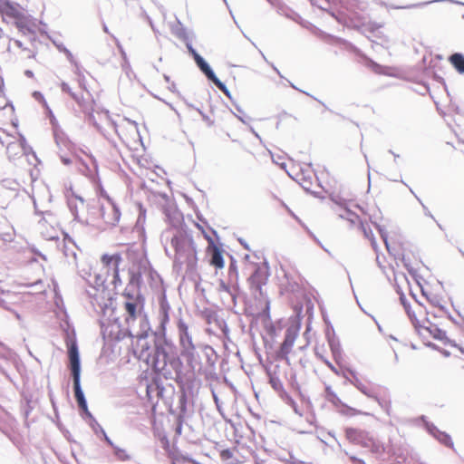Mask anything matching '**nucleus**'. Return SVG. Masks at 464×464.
Wrapping results in <instances>:
<instances>
[{
	"label": "nucleus",
	"instance_id": "nucleus-1",
	"mask_svg": "<svg viewBox=\"0 0 464 464\" xmlns=\"http://www.w3.org/2000/svg\"><path fill=\"white\" fill-rule=\"evenodd\" d=\"M159 326L153 331L146 314H139V327L130 330L129 336L134 353L140 360L150 365L155 372L166 380L177 381L181 373L182 362L173 342L166 337V325L169 321L170 305L166 294L159 297Z\"/></svg>",
	"mask_w": 464,
	"mask_h": 464
},
{
	"label": "nucleus",
	"instance_id": "nucleus-2",
	"mask_svg": "<svg viewBox=\"0 0 464 464\" xmlns=\"http://www.w3.org/2000/svg\"><path fill=\"white\" fill-rule=\"evenodd\" d=\"M65 344L67 347L68 368L73 382L75 401L79 409H86V399L81 386V360L75 331H65Z\"/></svg>",
	"mask_w": 464,
	"mask_h": 464
},
{
	"label": "nucleus",
	"instance_id": "nucleus-3",
	"mask_svg": "<svg viewBox=\"0 0 464 464\" xmlns=\"http://www.w3.org/2000/svg\"><path fill=\"white\" fill-rule=\"evenodd\" d=\"M171 246L175 250L174 264L181 266L187 264L193 267L197 263V251L193 237L185 230H177L171 237Z\"/></svg>",
	"mask_w": 464,
	"mask_h": 464
},
{
	"label": "nucleus",
	"instance_id": "nucleus-4",
	"mask_svg": "<svg viewBox=\"0 0 464 464\" xmlns=\"http://www.w3.org/2000/svg\"><path fill=\"white\" fill-rule=\"evenodd\" d=\"M199 353L205 357V363L213 367L217 361L215 350L208 344L203 343H193L180 347V355L186 361L188 366L193 371H200Z\"/></svg>",
	"mask_w": 464,
	"mask_h": 464
},
{
	"label": "nucleus",
	"instance_id": "nucleus-5",
	"mask_svg": "<svg viewBox=\"0 0 464 464\" xmlns=\"http://www.w3.org/2000/svg\"><path fill=\"white\" fill-rule=\"evenodd\" d=\"M345 436L352 443L371 449V450L375 453L381 452L382 446L380 442L373 439L370 433L365 430L355 428H347L345 430Z\"/></svg>",
	"mask_w": 464,
	"mask_h": 464
},
{
	"label": "nucleus",
	"instance_id": "nucleus-6",
	"mask_svg": "<svg viewBox=\"0 0 464 464\" xmlns=\"http://www.w3.org/2000/svg\"><path fill=\"white\" fill-rule=\"evenodd\" d=\"M141 276L142 272L140 266H133L129 269V283L124 292L125 297L132 299L135 295H140Z\"/></svg>",
	"mask_w": 464,
	"mask_h": 464
},
{
	"label": "nucleus",
	"instance_id": "nucleus-7",
	"mask_svg": "<svg viewBox=\"0 0 464 464\" xmlns=\"http://www.w3.org/2000/svg\"><path fill=\"white\" fill-rule=\"evenodd\" d=\"M102 264L105 268H107V272H112V283L115 285H121V280L119 275V266L122 261V257L121 254L116 253L113 255L104 254L101 257Z\"/></svg>",
	"mask_w": 464,
	"mask_h": 464
},
{
	"label": "nucleus",
	"instance_id": "nucleus-8",
	"mask_svg": "<svg viewBox=\"0 0 464 464\" xmlns=\"http://www.w3.org/2000/svg\"><path fill=\"white\" fill-rule=\"evenodd\" d=\"M20 184L10 179L2 180L0 184V207L5 208L9 201L15 197L16 192L19 190Z\"/></svg>",
	"mask_w": 464,
	"mask_h": 464
},
{
	"label": "nucleus",
	"instance_id": "nucleus-9",
	"mask_svg": "<svg viewBox=\"0 0 464 464\" xmlns=\"http://www.w3.org/2000/svg\"><path fill=\"white\" fill-rule=\"evenodd\" d=\"M295 338V333L290 329H287L285 334L284 341L281 343L279 350L276 352V357L278 359L285 360L288 365L290 364L288 354L292 350Z\"/></svg>",
	"mask_w": 464,
	"mask_h": 464
},
{
	"label": "nucleus",
	"instance_id": "nucleus-10",
	"mask_svg": "<svg viewBox=\"0 0 464 464\" xmlns=\"http://www.w3.org/2000/svg\"><path fill=\"white\" fill-rule=\"evenodd\" d=\"M421 419L424 420V425L427 431L434 437L437 440H439L441 444L446 447L453 448V441L451 437L446 433L445 431L440 430L433 423L425 420V417L422 416Z\"/></svg>",
	"mask_w": 464,
	"mask_h": 464
},
{
	"label": "nucleus",
	"instance_id": "nucleus-11",
	"mask_svg": "<svg viewBox=\"0 0 464 464\" xmlns=\"http://www.w3.org/2000/svg\"><path fill=\"white\" fill-rule=\"evenodd\" d=\"M177 329L179 347H183L195 343L193 341L192 333L189 329L188 324L182 318H179L178 320Z\"/></svg>",
	"mask_w": 464,
	"mask_h": 464
},
{
	"label": "nucleus",
	"instance_id": "nucleus-12",
	"mask_svg": "<svg viewBox=\"0 0 464 464\" xmlns=\"http://www.w3.org/2000/svg\"><path fill=\"white\" fill-rule=\"evenodd\" d=\"M267 374L269 377V384L274 389V391L276 392L282 399H286L287 401H290L292 405L295 406V401L288 395V393L285 390L281 380L276 375V372H268Z\"/></svg>",
	"mask_w": 464,
	"mask_h": 464
},
{
	"label": "nucleus",
	"instance_id": "nucleus-13",
	"mask_svg": "<svg viewBox=\"0 0 464 464\" xmlns=\"http://www.w3.org/2000/svg\"><path fill=\"white\" fill-rule=\"evenodd\" d=\"M53 44L55 45V47L57 48V50L65 54L67 60L75 66V74L78 75L79 77V84L81 87L84 88L85 89V85H84V76L80 72V67H79V64L78 63L76 62V60L74 59L72 53H71V51L69 49H67L62 43H59V42H56V41H53Z\"/></svg>",
	"mask_w": 464,
	"mask_h": 464
},
{
	"label": "nucleus",
	"instance_id": "nucleus-14",
	"mask_svg": "<svg viewBox=\"0 0 464 464\" xmlns=\"http://www.w3.org/2000/svg\"><path fill=\"white\" fill-rule=\"evenodd\" d=\"M266 272L260 267L257 266L254 273L251 275L249 281L251 284V287L256 291H259L261 293L262 285L266 284Z\"/></svg>",
	"mask_w": 464,
	"mask_h": 464
},
{
	"label": "nucleus",
	"instance_id": "nucleus-15",
	"mask_svg": "<svg viewBox=\"0 0 464 464\" xmlns=\"http://www.w3.org/2000/svg\"><path fill=\"white\" fill-rule=\"evenodd\" d=\"M271 5L276 8L277 13L281 15L288 17L294 21H297L300 16L290 10L281 0H266Z\"/></svg>",
	"mask_w": 464,
	"mask_h": 464
},
{
	"label": "nucleus",
	"instance_id": "nucleus-16",
	"mask_svg": "<svg viewBox=\"0 0 464 464\" xmlns=\"http://www.w3.org/2000/svg\"><path fill=\"white\" fill-rule=\"evenodd\" d=\"M108 201L111 209V214H106L105 212H102V216L107 224L115 226L120 220L121 211L117 205L111 198H108Z\"/></svg>",
	"mask_w": 464,
	"mask_h": 464
},
{
	"label": "nucleus",
	"instance_id": "nucleus-17",
	"mask_svg": "<svg viewBox=\"0 0 464 464\" xmlns=\"http://www.w3.org/2000/svg\"><path fill=\"white\" fill-rule=\"evenodd\" d=\"M140 295H134L133 298L127 297V301L124 303L125 310L129 315V318L127 319L128 324H130V320L135 321L138 319L137 314V306H138V299L140 298Z\"/></svg>",
	"mask_w": 464,
	"mask_h": 464
},
{
	"label": "nucleus",
	"instance_id": "nucleus-18",
	"mask_svg": "<svg viewBox=\"0 0 464 464\" xmlns=\"http://www.w3.org/2000/svg\"><path fill=\"white\" fill-rule=\"evenodd\" d=\"M200 72L207 77L208 81L216 76L214 71L208 62L199 54L194 59Z\"/></svg>",
	"mask_w": 464,
	"mask_h": 464
},
{
	"label": "nucleus",
	"instance_id": "nucleus-19",
	"mask_svg": "<svg viewBox=\"0 0 464 464\" xmlns=\"http://www.w3.org/2000/svg\"><path fill=\"white\" fill-rule=\"evenodd\" d=\"M349 373L352 376L351 379H348L345 376L349 382L353 384L354 387H356L362 393H363L367 397L373 398V393L360 381V379L356 375V372L353 370H350Z\"/></svg>",
	"mask_w": 464,
	"mask_h": 464
},
{
	"label": "nucleus",
	"instance_id": "nucleus-20",
	"mask_svg": "<svg viewBox=\"0 0 464 464\" xmlns=\"http://www.w3.org/2000/svg\"><path fill=\"white\" fill-rule=\"evenodd\" d=\"M171 33L180 40L188 39V36L193 34L192 32H188L183 24L176 18V22L170 24Z\"/></svg>",
	"mask_w": 464,
	"mask_h": 464
},
{
	"label": "nucleus",
	"instance_id": "nucleus-21",
	"mask_svg": "<svg viewBox=\"0 0 464 464\" xmlns=\"http://www.w3.org/2000/svg\"><path fill=\"white\" fill-rule=\"evenodd\" d=\"M370 219H371L372 224L374 226V227L379 232V234L381 236V238L384 242L385 247H386L387 251L390 254H392V248H391L390 244L388 242V233H387L386 228L377 222L378 218L375 215L371 216Z\"/></svg>",
	"mask_w": 464,
	"mask_h": 464
},
{
	"label": "nucleus",
	"instance_id": "nucleus-22",
	"mask_svg": "<svg viewBox=\"0 0 464 464\" xmlns=\"http://www.w3.org/2000/svg\"><path fill=\"white\" fill-rule=\"evenodd\" d=\"M165 388L163 384L157 379L154 380L153 383L147 386V394L152 399L155 396L158 398H162L164 395Z\"/></svg>",
	"mask_w": 464,
	"mask_h": 464
},
{
	"label": "nucleus",
	"instance_id": "nucleus-23",
	"mask_svg": "<svg viewBox=\"0 0 464 464\" xmlns=\"http://www.w3.org/2000/svg\"><path fill=\"white\" fill-rule=\"evenodd\" d=\"M50 114H51V123L53 126L54 140H55L57 146L58 147H67L69 144V141L67 140L64 133L62 130H58L54 126L56 122H55V119H54V116L53 115L52 111H50Z\"/></svg>",
	"mask_w": 464,
	"mask_h": 464
},
{
	"label": "nucleus",
	"instance_id": "nucleus-24",
	"mask_svg": "<svg viewBox=\"0 0 464 464\" xmlns=\"http://www.w3.org/2000/svg\"><path fill=\"white\" fill-rule=\"evenodd\" d=\"M450 63L459 73H464V55L460 53H454L449 57Z\"/></svg>",
	"mask_w": 464,
	"mask_h": 464
},
{
	"label": "nucleus",
	"instance_id": "nucleus-25",
	"mask_svg": "<svg viewBox=\"0 0 464 464\" xmlns=\"http://www.w3.org/2000/svg\"><path fill=\"white\" fill-rule=\"evenodd\" d=\"M326 336L333 356L335 360H337L339 357H341L342 354L341 344L339 341L336 340L334 336H331L329 333L326 334Z\"/></svg>",
	"mask_w": 464,
	"mask_h": 464
},
{
	"label": "nucleus",
	"instance_id": "nucleus-26",
	"mask_svg": "<svg viewBox=\"0 0 464 464\" xmlns=\"http://www.w3.org/2000/svg\"><path fill=\"white\" fill-rule=\"evenodd\" d=\"M4 14L14 19L24 18V14L18 10V8L9 2H6L3 10Z\"/></svg>",
	"mask_w": 464,
	"mask_h": 464
},
{
	"label": "nucleus",
	"instance_id": "nucleus-27",
	"mask_svg": "<svg viewBox=\"0 0 464 464\" xmlns=\"http://www.w3.org/2000/svg\"><path fill=\"white\" fill-rule=\"evenodd\" d=\"M361 228H362V231L363 232L364 237L366 238L370 239L371 245H372L373 250L378 255V245H377L376 239H375V237L373 236V233L372 231V229L369 227H366L362 222H361Z\"/></svg>",
	"mask_w": 464,
	"mask_h": 464
},
{
	"label": "nucleus",
	"instance_id": "nucleus-28",
	"mask_svg": "<svg viewBox=\"0 0 464 464\" xmlns=\"http://www.w3.org/2000/svg\"><path fill=\"white\" fill-rule=\"evenodd\" d=\"M113 450L114 456L120 461H128L130 459V455L127 453L124 449H121L112 442V445H109Z\"/></svg>",
	"mask_w": 464,
	"mask_h": 464
},
{
	"label": "nucleus",
	"instance_id": "nucleus-29",
	"mask_svg": "<svg viewBox=\"0 0 464 464\" xmlns=\"http://www.w3.org/2000/svg\"><path fill=\"white\" fill-rule=\"evenodd\" d=\"M338 215L341 218L348 220L352 225L359 220V216L347 208H344Z\"/></svg>",
	"mask_w": 464,
	"mask_h": 464
},
{
	"label": "nucleus",
	"instance_id": "nucleus-30",
	"mask_svg": "<svg viewBox=\"0 0 464 464\" xmlns=\"http://www.w3.org/2000/svg\"><path fill=\"white\" fill-rule=\"evenodd\" d=\"M187 403H188V397L184 391H181L180 394L179 395V419H182L184 414L187 412Z\"/></svg>",
	"mask_w": 464,
	"mask_h": 464
},
{
	"label": "nucleus",
	"instance_id": "nucleus-31",
	"mask_svg": "<svg viewBox=\"0 0 464 464\" xmlns=\"http://www.w3.org/2000/svg\"><path fill=\"white\" fill-rule=\"evenodd\" d=\"M210 264L217 268H222L224 266L223 256L218 249H216L212 253L210 257Z\"/></svg>",
	"mask_w": 464,
	"mask_h": 464
},
{
	"label": "nucleus",
	"instance_id": "nucleus-32",
	"mask_svg": "<svg viewBox=\"0 0 464 464\" xmlns=\"http://www.w3.org/2000/svg\"><path fill=\"white\" fill-rule=\"evenodd\" d=\"M423 329L430 332V334L437 340L443 341L446 338V332L438 328L436 325L423 327Z\"/></svg>",
	"mask_w": 464,
	"mask_h": 464
},
{
	"label": "nucleus",
	"instance_id": "nucleus-33",
	"mask_svg": "<svg viewBox=\"0 0 464 464\" xmlns=\"http://www.w3.org/2000/svg\"><path fill=\"white\" fill-rule=\"evenodd\" d=\"M91 428L96 435L101 434L108 445H112V440L108 437L104 429L98 423V421H94V424H92Z\"/></svg>",
	"mask_w": 464,
	"mask_h": 464
},
{
	"label": "nucleus",
	"instance_id": "nucleus-34",
	"mask_svg": "<svg viewBox=\"0 0 464 464\" xmlns=\"http://www.w3.org/2000/svg\"><path fill=\"white\" fill-rule=\"evenodd\" d=\"M13 238V228L7 225H5V229H2V227L0 226V239L4 242H11Z\"/></svg>",
	"mask_w": 464,
	"mask_h": 464
},
{
	"label": "nucleus",
	"instance_id": "nucleus-35",
	"mask_svg": "<svg viewBox=\"0 0 464 464\" xmlns=\"http://www.w3.org/2000/svg\"><path fill=\"white\" fill-rule=\"evenodd\" d=\"M325 398L329 402L334 404L335 406L341 403V400L330 386L325 387Z\"/></svg>",
	"mask_w": 464,
	"mask_h": 464
},
{
	"label": "nucleus",
	"instance_id": "nucleus-36",
	"mask_svg": "<svg viewBox=\"0 0 464 464\" xmlns=\"http://www.w3.org/2000/svg\"><path fill=\"white\" fill-rule=\"evenodd\" d=\"M228 99L232 100L231 92L226 86L224 82H222L217 75L210 80Z\"/></svg>",
	"mask_w": 464,
	"mask_h": 464
},
{
	"label": "nucleus",
	"instance_id": "nucleus-37",
	"mask_svg": "<svg viewBox=\"0 0 464 464\" xmlns=\"http://www.w3.org/2000/svg\"><path fill=\"white\" fill-rule=\"evenodd\" d=\"M193 36L194 34H191L190 36L188 37V39H184L182 40L185 44H186V47L189 53V54H191V56L193 57V59H195L198 55H199V53L196 51V49H194V47L192 46V39H193Z\"/></svg>",
	"mask_w": 464,
	"mask_h": 464
},
{
	"label": "nucleus",
	"instance_id": "nucleus-38",
	"mask_svg": "<svg viewBox=\"0 0 464 464\" xmlns=\"http://www.w3.org/2000/svg\"><path fill=\"white\" fill-rule=\"evenodd\" d=\"M187 105L188 108L196 110L201 116L202 120L207 123L208 126L211 127L214 125V121L209 118L206 113H204L200 109L196 108L193 104L188 103Z\"/></svg>",
	"mask_w": 464,
	"mask_h": 464
},
{
	"label": "nucleus",
	"instance_id": "nucleus-39",
	"mask_svg": "<svg viewBox=\"0 0 464 464\" xmlns=\"http://www.w3.org/2000/svg\"><path fill=\"white\" fill-rule=\"evenodd\" d=\"M220 289L225 291V292H227L230 295L234 304H236L237 291V290L236 288L232 289L229 285H226L223 282L220 284Z\"/></svg>",
	"mask_w": 464,
	"mask_h": 464
},
{
	"label": "nucleus",
	"instance_id": "nucleus-40",
	"mask_svg": "<svg viewBox=\"0 0 464 464\" xmlns=\"http://www.w3.org/2000/svg\"><path fill=\"white\" fill-rule=\"evenodd\" d=\"M82 411V417L84 420H86L90 427L94 424V421H97L92 414L88 410V405L86 404V409H80Z\"/></svg>",
	"mask_w": 464,
	"mask_h": 464
},
{
	"label": "nucleus",
	"instance_id": "nucleus-41",
	"mask_svg": "<svg viewBox=\"0 0 464 464\" xmlns=\"http://www.w3.org/2000/svg\"><path fill=\"white\" fill-rule=\"evenodd\" d=\"M400 300H401V304L403 305V307H404V309H405V311H406L407 314L409 315V317L411 318V320L412 321V323H413V324H415V323H414V321H413V316H412L411 312V310H410V304H409V303H408V301L406 300V298H405L404 295H401ZM414 325H415V327H416V328L418 327V326H417V324H414Z\"/></svg>",
	"mask_w": 464,
	"mask_h": 464
},
{
	"label": "nucleus",
	"instance_id": "nucleus-42",
	"mask_svg": "<svg viewBox=\"0 0 464 464\" xmlns=\"http://www.w3.org/2000/svg\"><path fill=\"white\" fill-rule=\"evenodd\" d=\"M372 399H374L379 403V405L389 414V410L391 408V401L382 400V399L378 398L377 396H375L374 394H373Z\"/></svg>",
	"mask_w": 464,
	"mask_h": 464
},
{
	"label": "nucleus",
	"instance_id": "nucleus-43",
	"mask_svg": "<svg viewBox=\"0 0 464 464\" xmlns=\"http://www.w3.org/2000/svg\"><path fill=\"white\" fill-rule=\"evenodd\" d=\"M401 261L403 263L404 267L408 270V272L411 275L415 276L414 268L411 266L409 259L406 258L404 255L401 256Z\"/></svg>",
	"mask_w": 464,
	"mask_h": 464
},
{
	"label": "nucleus",
	"instance_id": "nucleus-44",
	"mask_svg": "<svg viewBox=\"0 0 464 464\" xmlns=\"http://www.w3.org/2000/svg\"><path fill=\"white\" fill-rule=\"evenodd\" d=\"M15 25L16 27L18 28V30L24 34H25V32L29 31V28L28 26L25 24L24 21L23 20V18H20V19H17L16 22H15Z\"/></svg>",
	"mask_w": 464,
	"mask_h": 464
},
{
	"label": "nucleus",
	"instance_id": "nucleus-45",
	"mask_svg": "<svg viewBox=\"0 0 464 464\" xmlns=\"http://www.w3.org/2000/svg\"><path fill=\"white\" fill-rule=\"evenodd\" d=\"M289 84H290V86H291L293 89L297 90V91H299V92H301L304 93L305 95L312 97L313 99L316 100L318 102H320L323 106H324V107L327 109L326 105H325L322 101L317 100L315 97H314L313 95H311L309 92H304V91H302V90L298 89V88H297V87H296L293 82H289Z\"/></svg>",
	"mask_w": 464,
	"mask_h": 464
},
{
	"label": "nucleus",
	"instance_id": "nucleus-46",
	"mask_svg": "<svg viewBox=\"0 0 464 464\" xmlns=\"http://www.w3.org/2000/svg\"><path fill=\"white\" fill-rule=\"evenodd\" d=\"M411 192L415 196V198H417V200L421 204V206L423 207L424 210H425V214L429 217H430L432 219H435L433 215L428 210L427 207L421 202V200L415 195V193L413 192V190L411 188H410Z\"/></svg>",
	"mask_w": 464,
	"mask_h": 464
},
{
	"label": "nucleus",
	"instance_id": "nucleus-47",
	"mask_svg": "<svg viewBox=\"0 0 464 464\" xmlns=\"http://www.w3.org/2000/svg\"><path fill=\"white\" fill-rule=\"evenodd\" d=\"M61 89L63 92H66L68 93L70 96L72 95V93H73L74 92L72 91L71 87L69 86L68 83L63 82L62 84H61Z\"/></svg>",
	"mask_w": 464,
	"mask_h": 464
},
{
	"label": "nucleus",
	"instance_id": "nucleus-48",
	"mask_svg": "<svg viewBox=\"0 0 464 464\" xmlns=\"http://www.w3.org/2000/svg\"><path fill=\"white\" fill-rule=\"evenodd\" d=\"M332 200L336 203L337 205L339 206H343L344 204V199H343L342 198H340L339 196H333L332 198Z\"/></svg>",
	"mask_w": 464,
	"mask_h": 464
},
{
	"label": "nucleus",
	"instance_id": "nucleus-49",
	"mask_svg": "<svg viewBox=\"0 0 464 464\" xmlns=\"http://www.w3.org/2000/svg\"><path fill=\"white\" fill-rule=\"evenodd\" d=\"M60 158H61L62 162L64 165H66V166H69V165H71L72 163V160L70 157H66V156L61 155Z\"/></svg>",
	"mask_w": 464,
	"mask_h": 464
},
{
	"label": "nucleus",
	"instance_id": "nucleus-50",
	"mask_svg": "<svg viewBox=\"0 0 464 464\" xmlns=\"http://www.w3.org/2000/svg\"><path fill=\"white\" fill-rule=\"evenodd\" d=\"M289 382H290V384H291V386H292L293 388H297V387H298V383H297V382H296L295 373L291 374V377H290Z\"/></svg>",
	"mask_w": 464,
	"mask_h": 464
},
{
	"label": "nucleus",
	"instance_id": "nucleus-51",
	"mask_svg": "<svg viewBox=\"0 0 464 464\" xmlns=\"http://www.w3.org/2000/svg\"><path fill=\"white\" fill-rule=\"evenodd\" d=\"M71 97L79 104H82V95H79L75 92L72 93Z\"/></svg>",
	"mask_w": 464,
	"mask_h": 464
},
{
	"label": "nucleus",
	"instance_id": "nucleus-52",
	"mask_svg": "<svg viewBox=\"0 0 464 464\" xmlns=\"http://www.w3.org/2000/svg\"><path fill=\"white\" fill-rule=\"evenodd\" d=\"M175 431L179 435L181 434V432H182V421H181V419L178 418V424L176 426Z\"/></svg>",
	"mask_w": 464,
	"mask_h": 464
},
{
	"label": "nucleus",
	"instance_id": "nucleus-53",
	"mask_svg": "<svg viewBox=\"0 0 464 464\" xmlns=\"http://www.w3.org/2000/svg\"><path fill=\"white\" fill-rule=\"evenodd\" d=\"M350 459L353 464H366L362 459H358L354 456L350 457Z\"/></svg>",
	"mask_w": 464,
	"mask_h": 464
},
{
	"label": "nucleus",
	"instance_id": "nucleus-54",
	"mask_svg": "<svg viewBox=\"0 0 464 464\" xmlns=\"http://www.w3.org/2000/svg\"><path fill=\"white\" fill-rule=\"evenodd\" d=\"M184 460L188 463H190V464H201L199 463L198 461H197L196 459L190 458V457H184Z\"/></svg>",
	"mask_w": 464,
	"mask_h": 464
},
{
	"label": "nucleus",
	"instance_id": "nucleus-55",
	"mask_svg": "<svg viewBox=\"0 0 464 464\" xmlns=\"http://www.w3.org/2000/svg\"><path fill=\"white\" fill-rule=\"evenodd\" d=\"M324 362L325 364L334 372V373H338L336 368L333 365V363H331L329 361L327 360H324Z\"/></svg>",
	"mask_w": 464,
	"mask_h": 464
},
{
	"label": "nucleus",
	"instance_id": "nucleus-56",
	"mask_svg": "<svg viewBox=\"0 0 464 464\" xmlns=\"http://www.w3.org/2000/svg\"><path fill=\"white\" fill-rule=\"evenodd\" d=\"M311 4L313 5H316L318 6L319 8L321 9H325L326 7L324 5H323L322 4H319L316 0H310Z\"/></svg>",
	"mask_w": 464,
	"mask_h": 464
},
{
	"label": "nucleus",
	"instance_id": "nucleus-57",
	"mask_svg": "<svg viewBox=\"0 0 464 464\" xmlns=\"http://www.w3.org/2000/svg\"><path fill=\"white\" fill-rule=\"evenodd\" d=\"M310 182L306 179H304V181L301 183V186L305 189V190H309V187H308V184Z\"/></svg>",
	"mask_w": 464,
	"mask_h": 464
},
{
	"label": "nucleus",
	"instance_id": "nucleus-58",
	"mask_svg": "<svg viewBox=\"0 0 464 464\" xmlns=\"http://www.w3.org/2000/svg\"><path fill=\"white\" fill-rule=\"evenodd\" d=\"M238 241L245 249L249 250V246L244 239L239 238Z\"/></svg>",
	"mask_w": 464,
	"mask_h": 464
},
{
	"label": "nucleus",
	"instance_id": "nucleus-59",
	"mask_svg": "<svg viewBox=\"0 0 464 464\" xmlns=\"http://www.w3.org/2000/svg\"><path fill=\"white\" fill-rule=\"evenodd\" d=\"M250 131L252 132V134L256 138L258 139L259 140H261V137L259 136V134L254 130L253 127L250 126Z\"/></svg>",
	"mask_w": 464,
	"mask_h": 464
},
{
	"label": "nucleus",
	"instance_id": "nucleus-60",
	"mask_svg": "<svg viewBox=\"0 0 464 464\" xmlns=\"http://www.w3.org/2000/svg\"><path fill=\"white\" fill-rule=\"evenodd\" d=\"M234 114L241 122H243L244 124H247L246 120L244 117L237 115L236 113H234Z\"/></svg>",
	"mask_w": 464,
	"mask_h": 464
},
{
	"label": "nucleus",
	"instance_id": "nucleus-61",
	"mask_svg": "<svg viewBox=\"0 0 464 464\" xmlns=\"http://www.w3.org/2000/svg\"><path fill=\"white\" fill-rule=\"evenodd\" d=\"M71 210H72V214L74 216V220L80 221L79 216H78V213H77L76 209H73L72 208H71Z\"/></svg>",
	"mask_w": 464,
	"mask_h": 464
},
{
	"label": "nucleus",
	"instance_id": "nucleus-62",
	"mask_svg": "<svg viewBox=\"0 0 464 464\" xmlns=\"http://www.w3.org/2000/svg\"><path fill=\"white\" fill-rule=\"evenodd\" d=\"M199 359H200V369L203 367L205 363V357L202 355V353H199Z\"/></svg>",
	"mask_w": 464,
	"mask_h": 464
},
{
	"label": "nucleus",
	"instance_id": "nucleus-63",
	"mask_svg": "<svg viewBox=\"0 0 464 464\" xmlns=\"http://www.w3.org/2000/svg\"><path fill=\"white\" fill-rule=\"evenodd\" d=\"M34 96L36 99H38V98L44 99V97H43L42 93H41V92H34Z\"/></svg>",
	"mask_w": 464,
	"mask_h": 464
},
{
	"label": "nucleus",
	"instance_id": "nucleus-64",
	"mask_svg": "<svg viewBox=\"0 0 464 464\" xmlns=\"http://www.w3.org/2000/svg\"><path fill=\"white\" fill-rule=\"evenodd\" d=\"M292 464H306V463L300 459H294Z\"/></svg>",
	"mask_w": 464,
	"mask_h": 464
}]
</instances>
